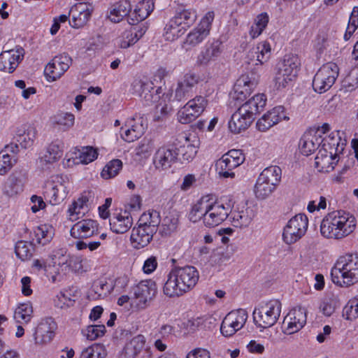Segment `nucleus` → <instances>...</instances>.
I'll return each mask as SVG.
<instances>
[{"mask_svg": "<svg viewBox=\"0 0 358 358\" xmlns=\"http://www.w3.org/2000/svg\"><path fill=\"white\" fill-rule=\"evenodd\" d=\"M75 122V116L71 113L60 112L52 117V123L55 127L62 131H67L71 128Z\"/></svg>", "mask_w": 358, "mask_h": 358, "instance_id": "obj_42", "label": "nucleus"}, {"mask_svg": "<svg viewBox=\"0 0 358 358\" xmlns=\"http://www.w3.org/2000/svg\"><path fill=\"white\" fill-rule=\"evenodd\" d=\"M159 223V213L157 210H149L140 217L138 224L145 227H152L154 228V230L157 231Z\"/></svg>", "mask_w": 358, "mask_h": 358, "instance_id": "obj_46", "label": "nucleus"}, {"mask_svg": "<svg viewBox=\"0 0 358 358\" xmlns=\"http://www.w3.org/2000/svg\"><path fill=\"white\" fill-rule=\"evenodd\" d=\"M15 252L21 260H27L33 256L34 246L31 242L20 241L15 244Z\"/></svg>", "mask_w": 358, "mask_h": 358, "instance_id": "obj_47", "label": "nucleus"}, {"mask_svg": "<svg viewBox=\"0 0 358 358\" xmlns=\"http://www.w3.org/2000/svg\"><path fill=\"white\" fill-rule=\"evenodd\" d=\"M280 312L281 303L278 300L260 303L252 313L254 322L263 329L271 327L278 321Z\"/></svg>", "mask_w": 358, "mask_h": 358, "instance_id": "obj_4", "label": "nucleus"}, {"mask_svg": "<svg viewBox=\"0 0 358 358\" xmlns=\"http://www.w3.org/2000/svg\"><path fill=\"white\" fill-rule=\"evenodd\" d=\"M288 120L285 113V108L282 106L273 108L264 114L257 122V128L259 131H266L273 125L278 124L282 120Z\"/></svg>", "mask_w": 358, "mask_h": 358, "instance_id": "obj_21", "label": "nucleus"}, {"mask_svg": "<svg viewBox=\"0 0 358 358\" xmlns=\"http://www.w3.org/2000/svg\"><path fill=\"white\" fill-rule=\"evenodd\" d=\"M2 150L0 152V175H5L13 166L10 156L6 153L8 151Z\"/></svg>", "mask_w": 358, "mask_h": 358, "instance_id": "obj_63", "label": "nucleus"}, {"mask_svg": "<svg viewBox=\"0 0 358 358\" xmlns=\"http://www.w3.org/2000/svg\"><path fill=\"white\" fill-rule=\"evenodd\" d=\"M69 182L66 176H54L43 187V196L52 205L62 203L69 193Z\"/></svg>", "mask_w": 358, "mask_h": 358, "instance_id": "obj_5", "label": "nucleus"}, {"mask_svg": "<svg viewBox=\"0 0 358 358\" xmlns=\"http://www.w3.org/2000/svg\"><path fill=\"white\" fill-rule=\"evenodd\" d=\"M222 52V42L214 40L208 43L204 49L201 51L196 57V64L199 66H207L211 62H214Z\"/></svg>", "mask_w": 358, "mask_h": 358, "instance_id": "obj_23", "label": "nucleus"}, {"mask_svg": "<svg viewBox=\"0 0 358 358\" xmlns=\"http://www.w3.org/2000/svg\"><path fill=\"white\" fill-rule=\"evenodd\" d=\"M254 120L255 117L250 116L239 107L229 121V129L234 134H239L246 130Z\"/></svg>", "mask_w": 358, "mask_h": 358, "instance_id": "obj_25", "label": "nucleus"}, {"mask_svg": "<svg viewBox=\"0 0 358 358\" xmlns=\"http://www.w3.org/2000/svg\"><path fill=\"white\" fill-rule=\"evenodd\" d=\"M71 57L66 53L55 56L45 66L44 73L48 80L59 79L72 64Z\"/></svg>", "mask_w": 358, "mask_h": 358, "instance_id": "obj_12", "label": "nucleus"}, {"mask_svg": "<svg viewBox=\"0 0 358 358\" xmlns=\"http://www.w3.org/2000/svg\"><path fill=\"white\" fill-rule=\"evenodd\" d=\"M34 232L37 243L43 245L50 243L53 238L52 227L46 224L38 227Z\"/></svg>", "mask_w": 358, "mask_h": 358, "instance_id": "obj_52", "label": "nucleus"}, {"mask_svg": "<svg viewBox=\"0 0 358 358\" xmlns=\"http://www.w3.org/2000/svg\"><path fill=\"white\" fill-rule=\"evenodd\" d=\"M22 190L21 181L15 176H10L3 187V193L8 196H14Z\"/></svg>", "mask_w": 358, "mask_h": 358, "instance_id": "obj_54", "label": "nucleus"}, {"mask_svg": "<svg viewBox=\"0 0 358 358\" xmlns=\"http://www.w3.org/2000/svg\"><path fill=\"white\" fill-rule=\"evenodd\" d=\"M358 27V7H354L348 21V24L344 34V39L348 41Z\"/></svg>", "mask_w": 358, "mask_h": 358, "instance_id": "obj_56", "label": "nucleus"}, {"mask_svg": "<svg viewBox=\"0 0 358 358\" xmlns=\"http://www.w3.org/2000/svg\"><path fill=\"white\" fill-rule=\"evenodd\" d=\"M145 33V29L141 28L138 31L135 29L124 31L120 38L118 44L121 48H127L135 44Z\"/></svg>", "mask_w": 358, "mask_h": 358, "instance_id": "obj_38", "label": "nucleus"}, {"mask_svg": "<svg viewBox=\"0 0 358 358\" xmlns=\"http://www.w3.org/2000/svg\"><path fill=\"white\" fill-rule=\"evenodd\" d=\"M209 201L210 198L208 196H202L192 206L189 213V219L191 222H196L202 219L204 223V217L208 212Z\"/></svg>", "mask_w": 358, "mask_h": 358, "instance_id": "obj_34", "label": "nucleus"}, {"mask_svg": "<svg viewBox=\"0 0 358 358\" xmlns=\"http://www.w3.org/2000/svg\"><path fill=\"white\" fill-rule=\"evenodd\" d=\"M36 130L34 127L28 126L27 129H18L15 136V143H11L5 147L8 151L15 153L18 152L19 145L24 149L33 145L36 138Z\"/></svg>", "mask_w": 358, "mask_h": 358, "instance_id": "obj_20", "label": "nucleus"}, {"mask_svg": "<svg viewBox=\"0 0 358 358\" xmlns=\"http://www.w3.org/2000/svg\"><path fill=\"white\" fill-rule=\"evenodd\" d=\"M308 220L305 214H298L291 218L285 225L282 239L286 244L291 245L300 240L306 234Z\"/></svg>", "mask_w": 358, "mask_h": 358, "instance_id": "obj_8", "label": "nucleus"}, {"mask_svg": "<svg viewBox=\"0 0 358 358\" xmlns=\"http://www.w3.org/2000/svg\"><path fill=\"white\" fill-rule=\"evenodd\" d=\"M131 10V3L128 0H120L112 6L109 18L113 22H120L129 15Z\"/></svg>", "mask_w": 358, "mask_h": 358, "instance_id": "obj_33", "label": "nucleus"}, {"mask_svg": "<svg viewBox=\"0 0 358 358\" xmlns=\"http://www.w3.org/2000/svg\"><path fill=\"white\" fill-rule=\"evenodd\" d=\"M216 169L219 175L224 178H234L235 173L233 171L234 169L239 165L235 161L231 160L228 157L222 155V157L216 162Z\"/></svg>", "mask_w": 358, "mask_h": 358, "instance_id": "obj_37", "label": "nucleus"}, {"mask_svg": "<svg viewBox=\"0 0 358 358\" xmlns=\"http://www.w3.org/2000/svg\"><path fill=\"white\" fill-rule=\"evenodd\" d=\"M185 143L179 148L175 146L176 153L178 154V160L181 163H189L191 162L197 152L196 147L189 142L187 137H185Z\"/></svg>", "mask_w": 358, "mask_h": 358, "instance_id": "obj_40", "label": "nucleus"}, {"mask_svg": "<svg viewBox=\"0 0 358 358\" xmlns=\"http://www.w3.org/2000/svg\"><path fill=\"white\" fill-rule=\"evenodd\" d=\"M106 332V327L103 324L90 325L86 329L85 336L90 341H94L103 336Z\"/></svg>", "mask_w": 358, "mask_h": 358, "instance_id": "obj_60", "label": "nucleus"}, {"mask_svg": "<svg viewBox=\"0 0 358 358\" xmlns=\"http://www.w3.org/2000/svg\"><path fill=\"white\" fill-rule=\"evenodd\" d=\"M266 99L263 94H257L253 96L248 101L242 104L240 108L250 116L255 115L266 106Z\"/></svg>", "mask_w": 358, "mask_h": 358, "instance_id": "obj_32", "label": "nucleus"}, {"mask_svg": "<svg viewBox=\"0 0 358 358\" xmlns=\"http://www.w3.org/2000/svg\"><path fill=\"white\" fill-rule=\"evenodd\" d=\"M343 317L350 321L358 317V295L350 299L345 306Z\"/></svg>", "mask_w": 358, "mask_h": 358, "instance_id": "obj_55", "label": "nucleus"}, {"mask_svg": "<svg viewBox=\"0 0 358 358\" xmlns=\"http://www.w3.org/2000/svg\"><path fill=\"white\" fill-rule=\"evenodd\" d=\"M173 17L182 26V29L186 31L195 23L197 13L193 8H183L176 11Z\"/></svg>", "mask_w": 358, "mask_h": 358, "instance_id": "obj_35", "label": "nucleus"}, {"mask_svg": "<svg viewBox=\"0 0 358 358\" xmlns=\"http://www.w3.org/2000/svg\"><path fill=\"white\" fill-rule=\"evenodd\" d=\"M339 159V155H335L333 151L320 149L315 159V167L320 171L329 173L334 169Z\"/></svg>", "mask_w": 358, "mask_h": 358, "instance_id": "obj_26", "label": "nucleus"}, {"mask_svg": "<svg viewBox=\"0 0 358 358\" xmlns=\"http://www.w3.org/2000/svg\"><path fill=\"white\" fill-rule=\"evenodd\" d=\"M197 269L192 266L176 267L168 275L164 294L169 297H179L192 289L199 280Z\"/></svg>", "mask_w": 358, "mask_h": 358, "instance_id": "obj_1", "label": "nucleus"}, {"mask_svg": "<svg viewBox=\"0 0 358 358\" xmlns=\"http://www.w3.org/2000/svg\"><path fill=\"white\" fill-rule=\"evenodd\" d=\"M300 65V59L297 55H286L284 59L278 64L277 69L295 79Z\"/></svg>", "mask_w": 358, "mask_h": 358, "instance_id": "obj_30", "label": "nucleus"}, {"mask_svg": "<svg viewBox=\"0 0 358 358\" xmlns=\"http://www.w3.org/2000/svg\"><path fill=\"white\" fill-rule=\"evenodd\" d=\"M323 140L320 136L307 134L303 136L299 142V148L302 155L308 156L317 150Z\"/></svg>", "mask_w": 358, "mask_h": 358, "instance_id": "obj_31", "label": "nucleus"}, {"mask_svg": "<svg viewBox=\"0 0 358 358\" xmlns=\"http://www.w3.org/2000/svg\"><path fill=\"white\" fill-rule=\"evenodd\" d=\"M248 319V313L240 308L229 313L224 318L220 331L223 336L227 337L234 335L243 328Z\"/></svg>", "mask_w": 358, "mask_h": 358, "instance_id": "obj_10", "label": "nucleus"}, {"mask_svg": "<svg viewBox=\"0 0 358 358\" xmlns=\"http://www.w3.org/2000/svg\"><path fill=\"white\" fill-rule=\"evenodd\" d=\"M144 345V337L142 335H138L126 344L122 356L123 358H135L141 352Z\"/></svg>", "mask_w": 358, "mask_h": 358, "instance_id": "obj_36", "label": "nucleus"}, {"mask_svg": "<svg viewBox=\"0 0 358 358\" xmlns=\"http://www.w3.org/2000/svg\"><path fill=\"white\" fill-rule=\"evenodd\" d=\"M156 232L157 231L154 230V228L138 224L131 230L130 240L133 248L139 250L146 247L152 240Z\"/></svg>", "mask_w": 358, "mask_h": 358, "instance_id": "obj_22", "label": "nucleus"}, {"mask_svg": "<svg viewBox=\"0 0 358 358\" xmlns=\"http://www.w3.org/2000/svg\"><path fill=\"white\" fill-rule=\"evenodd\" d=\"M281 174L282 171L279 166H271L264 169L259 177L263 179L262 181H266L276 187L280 181Z\"/></svg>", "mask_w": 358, "mask_h": 358, "instance_id": "obj_44", "label": "nucleus"}, {"mask_svg": "<svg viewBox=\"0 0 358 358\" xmlns=\"http://www.w3.org/2000/svg\"><path fill=\"white\" fill-rule=\"evenodd\" d=\"M94 10V6L88 2H80L74 5L69 14L72 17L70 22L71 27L78 29L85 26L89 21Z\"/></svg>", "mask_w": 358, "mask_h": 358, "instance_id": "obj_17", "label": "nucleus"}, {"mask_svg": "<svg viewBox=\"0 0 358 358\" xmlns=\"http://www.w3.org/2000/svg\"><path fill=\"white\" fill-rule=\"evenodd\" d=\"M148 124L143 117H136L127 121L121 128V136L127 142H134L145 133Z\"/></svg>", "mask_w": 358, "mask_h": 358, "instance_id": "obj_16", "label": "nucleus"}, {"mask_svg": "<svg viewBox=\"0 0 358 358\" xmlns=\"http://www.w3.org/2000/svg\"><path fill=\"white\" fill-rule=\"evenodd\" d=\"M98 231V224L92 220H83L75 224L71 229V235L75 238H87Z\"/></svg>", "mask_w": 358, "mask_h": 358, "instance_id": "obj_28", "label": "nucleus"}, {"mask_svg": "<svg viewBox=\"0 0 358 358\" xmlns=\"http://www.w3.org/2000/svg\"><path fill=\"white\" fill-rule=\"evenodd\" d=\"M71 255H67L66 252L63 250H57L54 251L52 254L49 255V257L52 259L54 264H57L58 266L66 268V266L68 265L69 260Z\"/></svg>", "mask_w": 358, "mask_h": 358, "instance_id": "obj_58", "label": "nucleus"}, {"mask_svg": "<svg viewBox=\"0 0 358 358\" xmlns=\"http://www.w3.org/2000/svg\"><path fill=\"white\" fill-rule=\"evenodd\" d=\"M136 306L139 308H145L157 294V285L152 280H142L133 287Z\"/></svg>", "mask_w": 358, "mask_h": 358, "instance_id": "obj_13", "label": "nucleus"}, {"mask_svg": "<svg viewBox=\"0 0 358 358\" xmlns=\"http://www.w3.org/2000/svg\"><path fill=\"white\" fill-rule=\"evenodd\" d=\"M271 57V47L268 43L262 42L252 48L248 53V63L254 65H262Z\"/></svg>", "mask_w": 358, "mask_h": 358, "instance_id": "obj_27", "label": "nucleus"}, {"mask_svg": "<svg viewBox=\"0 0 358 358\" xmlns=\"http://www.w3.org/2000/svg\"><path fill=\"white\" fill-rule=\"evenodd\" d=\"M33 313V308L31 303L20 304L14 312V318L17 322L28 323Z\"/></svg>", "mask_w": 358, "mask_h": 358, "instance_id": "obj_49", "label": "nucleus"}, {"mask_svg": "<svg viewBox=\"0 0 358 358\" xmlns=\"http://www.w3.org/2000/svg\"><path fill=\"white\" fill-rule=\"evenodd\" d=\"M194 109L187 108V104L178 113V121L182 124H188L196 120L199 115H195Z\"/></svg>", "mask_w": 358, "mask_h": 358, "instance_id": "obj_59", "label": "nucleus"}, {"mask_svg": "<svg viewBox=\"0 0 358 358\" xmlns=\"http://www.w3.org/2000/svg\"><path fill=\"white\" fill-rule=\"evenodd\" d=\"M186 104L187 108H191L194 109V113H196L195 115H199V116L206 108L208 104V101L203 96H196L194 99L189 100Z\"/></svg>", "mask_w": 358, "mask_h": 358, "instance_id": "obj_57", "label": "nucleus"}, {"mask_svg": "<svg viewBox=\"0 0 358 358\" xmlns=\"http://www.w3.org/2000/svg\"><path fill=\"white\" fill-rule=\"evenodd\" d=\"M140 96L144 99L146 104L155 102L159 99L158 91L159 88L155 89L154 83L151 81H140Z\"/></svg>", "mask_w": 358, "mask_h": 358, "instance_id": "obj_41", "label": "nucleus"}, {"mask_svg": "<svg viewBox=\"0 0 358 358\" xmlns=\"http://www.w3.org/2000/svg\"><path fill=\"white\" fill-rule=\"evenodd\" d=\"M294 80V78L277 69L274 77V86L276 90H280L285 88Z\"/></svg>", "mask_w": 358, "mask_h": 358, "instance_id": "obj_61", "label": "nucleus"}, {"mask_svg": "<svg viewBox=\"0 0 358 358\" xmlns=\"http://www.w3.org/2000/svg\"><path fill=\"white\" fill-rule=\"evenodd\" d=\"M355 227L354 219L350 220L342 211L329 213L320 224L321 234L327 238L341 239L351 234Z\"/></svg>", "mask_w": 358, "mask_h": 358, "instance_id": "obj_3", "label": "nucleus"}, {"mask_svg": "<svg viewBox=\"0 0 358 358\" xmlns=\"http://www.w3.org/2000/svg\"><path fill=\"white\" fill-rule=\"evenodd\" d=\"M306 323V310L302 307L292 309L283 320V332L290 335L299 331Z\"/></svg>", "mask_w": 358, "mask_h": 358, "instance_id": "obj_15", "label": "nucleus"}, {"mask_svg": "<svg viewBox=\"0 0 358 358\" xmlns=\"http://www.w3.org/2000/svg\"><path fill=\"white\" fill-rule=\"evenodd\" d=\"M106 356L105 346L101 343H94L82 352L80 358H106Z\"/></svg>", "mask_w": 358, "mask_h": 358, "instance_id": "obj_50", "label": "nucleus"}, {"mask_svg": "<svg viewBox=\"0 0 358 358\" xmlns=\"http://www.w3.org/2000/svg\"><path fill=\"white\" fill-rule=\"evenodd\" d=\"M57 327V324L52 317L42 319L35 329V343L45 345L50 343L55 336Z\"/></svg>", "mask_w": 358, "mask_h": 358, "instance_id": "obj_18", "label": "nucleus"}, {"mask_svg": "<svg viewBox=\"0 0 358 358\" xmlns=\"http://www.w3.org/2000/svg\"><path fill=\"white\" fill-rule=\"evenodd\" d=\"M132 224L133 218L127 210L114 213L110 219V229L115 234H124L128 231Z\"/></svg>", "mask_w": 358, "mask_h": 358, "instance_id": "obj_24", "label": "nucleus"}, {"mask_svg": "<svg viewBox=\"0 0 358 358\" xmlns=\"http://www.w3.org/2000/svg\"><path fill=\"white\" fill-rule=\"evenodd\" d=\"M334 284L348 287L358 282V254L348 253L339 257L331 270Z\"/></svg>", "mask_w": 358, "mask_h": 358, "instance_id": "obj_2", "label": "nucleus"}, {"mask_svg": "<svg viewBox=\"0 0 358 358\" xmlns=\"http://www.w3.org/2000/svg\"><path fill=\"white\" fill-rule=\"evenodd\" d=\"M263 179L258 177L255 186V194L257 199L263 200L266 199L272 192L275 189V187L272 184L262 181Z\"/></svg>", "mask_w": 358, "mask_h": 358, "instance_id": "obj_48", "label": "nucleus"}, {"mask_svg": "<svg viewBox=\"0 0 358 358\" xmlns=\"http://www.w3.org/2000/svg\"><path fill=\"white\" fill-rule=\"evenodd\" d=\"M63 143L59 140L52 141L47 148L41 159L48 164L58 161L63 154Z\"/></svg>", "mask_w": 358, "mask_h": 358, "instance_id": "obj_39", "label": "nucleus"}, {"mask_svg": "<svg viewBox=\"0 0 358 358\" xmlns=\"http://www.w3.org/2000/svg\"><path fill=\"white\" fill-rule=\"evenodd\" d=\"M254 217V210L250 208H247L233 213L232 224L235 227H246L250 224Z\"/></svg>", "mask_w": 358, "mask_h": 358, "instance_id": "obj_43", "label": "nucleus"}, {"mask_svg": "<svg viewBox=\"0 0 358 358\" xmlns=\"http://www.w3.org/2000/svg\"><path fill=\"white\" fill-rule=\"evenodd\" d=\"M24 50L22 47L3 51L0 54V71L13 73L23 59Z\"/></svg>", "mask_w": 358, "mask_h": 358, "instance_id": "obj_19", "label": "nucleus"}, {"mask_svg": "<svg viewBox=\"0 0 358 358\" xmlns=\"http://www.w3.org/2000/svg\"><path fill=\"white\" fill-rule=\"evenodd\" d=\"M214 17V12L208 11L199 24L186 36L182 45V48L189 50L201 43L210 34Z\"/></svg>", "mask_w": 358, "mask_h": 358, "instance_id": "obj_6", "label": "nucleus"}, {"mask_svg": "<svg viewBox=\"0 0 358 358\" xmlns=\"http://www.w3.org/2000/svg\"><path fill=\"white\" fill-rule=\"evenodd\" d=\"M185 32L181 25L173 17L164 27V36L166 40L173 41L179 38Z\"/></svg>", "mask_w": 358, "mask_h": 358, "instance_id": "obj_45", "label": "nucleus"}, {"mask_svg": "<svg viewBox=\"0 0 358 358\" xmlns=\"http://www.w3.org/2000/svg\"><path fill=\"white\" fill-rule=\"evenodd\" d=\"M122 167V162L120 159H113L103 169L101 176L104 179L112 178L118 174Z\"/></svg>", "mask_w": 358, "mask_h": 358, "instance_id": "obj_53", "label": "nucleus"}, {"mask_svg": "<svg viewBox=\"0 0 358 358\" xmlns=\"http://www.w3.org/2000/svg\"><path fill=\"white\" fill-rule=\"evenodd\" d=\"M231 212L229 203L213 201L210 199L208 212L204 217V225L208 227H216L222 223Z\"/></svg>", "mask_w": 358, "mask_h": 358, "instance_id": "obj_9", "label": "nucleus"}, {"mask_svg": "<svg viewBox=\"0 0 358 358\" xmlns=\"http://www.w3.org/2000/svg\"><path fill=\"white\" fill-rule=\"evenodd\" d=\"M155 3L153 0H142L136 6L134 12L128 16L127 21L130 24H136L147 18L153 11Z\"/></svg>", "mask_w": 358, "mask_h": 358, "instance_id": "obj_29", "label": "nucleus"}, {"mask_svg": "<svg viewBox=\"0 0 358 358\" xmlns=\"http://www.w3.org/2000/svg\"><path fill=\"white\" fill-rule=\"evenodd\" d=\"M338 66L336 64L329 62L324 64L317 71L313 80L314 90L320 94L329 90L334 84L338 76Z\"/></svg>", "mask_w": 358, "mask_h": 358, "instance_id": "obj_7", "label": "nucleus"}, {"mask_svg": "<svg viewBox=\"0 0 358 358\" xmlns=\"http://www.w3.org/2000/svg\"><path fill=\"white\" fill-rule=\"evenodd\" d=\"M322 140L323 142L321 144L322 148L320 150L327 151L331 150L333 153H335L336 155H339L344 150V144L342 143L340 145V138H336L331 134L327 138H322Z\"/></svg>", "mask_w": 358, "mask_h": 358, "instance_id": "obj_51", "label": "nucleus"}, {"mask_svg": "<svg viewBox=\"0 0 358 358\" xmlns=\"http://www.w3.org/2000/svg\"><path fill=\"white\" fill-rule=\"evenodd\" d=\"M98 152L96 150L92 147H85L82 149L79 154V159L82 164H88L97 158Z\"/></svg>", "mask_w": 358, "mask_h": 358, "instance_id": "obj_62", "label": "nucleus"}, {"mask_svg": "<svg viewBox=\"0 0 358 358\" xmlns=\"http://www.w3.org/2000/svg\"><path fill=\"white\" fill-rule=\"evenodd\" d=\"M336 303L337 302L334 299H325L321 302L320 310L325 316H330L335 311Z\"/></svg>", "mask_w": 358, "mask_h": 358, "instance_id": "obj_64", "label": "nucleus"}, {"mask_svg": "<svg viewBox=\"0 0 358 358\" xmlns=\"http://www.w3.org/2000/svg\"><path fill=\"white\" fill-rule=\"evenodd\" d=\"M178 161L175 145H166L159 148L153 157V164L160 171L169 170Z\"/></svg>", "mask_w": 358, "mask_h": 358, "instance_id": "obj_14", "label": "nucleus"}, {"mask_svg": "<svg viewBox=\"0 0 358 358\" xmlns=\"http://www.w3.org/2000/svg\"><path fill=\"white\" fill-rule=\"evenodd\" d=\"M259 83V76L251 73L242 75L234 87L232 98L238 101H243L255 90Z\"/></svg>", "mask_w": 358, "mask_h": 358, "instance_id": "obj_11", "label": "nucleus"}]
</instances>
